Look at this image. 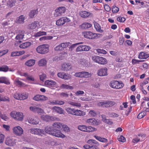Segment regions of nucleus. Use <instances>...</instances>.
Listing matches in <instances>:
<instances>
[{"instance_id": "16", "label": "nucleus", "mask_w": 149, "mask_h": 149, "mask_svg": "<svg viewBox=\"0 0 149 149\" xmlns=\"http://www.w3.org/2000/svg\"><path fill=\"white\" fill-rule=\"evenodd\" d=\"M41 118L43 120L46 121H48L50 120L54 121L55 120H58V118L55 117L49 116L46 115V114L43 115L41 116Z\"/></svg>"}, {"instance_id": "11", "label": "nucleus", "mask_w": 149, "mask_h": 149, "mask_svg": "<svg viewBox=\"0 0 149 149\" xmlns=\"http://www.w3.org/2000/svg\"><path fill=\"white\" fill-rule=\"evenodd\" d=\"M28 93H23L22 94H20L19 93H16L14 95V97L17 100H25L28 97Z\"/></svg>"}, {"instance_id": "13", "label": "nucleus", "mask_w": 149, "mask_h": 149, "mask_svg": "<svg viewBox=\"0 0 149 149\" xmlns=\"http://www.w3.org/2000/svg\"><path fill=\"white\" fill-rule=\"evenodd\" d=\"M13 132L16 136H20L23 133V130L20 126H16L13 128Z\"/></svg>"}, {"instance_id": "10", "label": "nucleus", "mask_w": 149, "mask_h": 149, "mask_svg": "<svg viewBox=\"0 0 149 149\" xmlns=\"http://www.w3.org/2000/svg\"><path fill=\"white\" fill-rule=\"evenodd\" d=\"M110 86L113 88L120 89L123 86V84L121 81L113 80L111 81Z\"/></svg>"}, {"instance_id": "60", "label": "nucleus", "mask_w": 149, "mask_h": 149, "mask_svg": "<svg viewBox=\"0 0 149 149\" xmlns=\"http://www.w3.org/2000/svg\"><path fill=\"white\" fill-rule=\"evenodd\" d=\"M117 139L119 141L122 142H124L126 141L125 138L122 135L118 136Z\"/></svg>"}, {"instance_id": "43", "label": "nucleus", "mask_w": 149, "mask_h": 149, "mask_svg": "<svg viewBox=\"0 0 149 149\" xmlns=\"http://www.w3.org/2000/svg\"><path fill=\"white\" fill-rule=\"evenodd\" d=\"M47 34V33L44 31H40L36 33L34 36L35 37H40L42 36H45Z\"/></svg>"}, {"instance_id": "61", "label": "nucleus", "mask_w": 149, "mask_h": 149, "mask_svg": "<svg viewBox=\"0 0 149 149\" xmlns=\"http://www.w3.org/2000/svg\"><path fill=\"white\" fill-rule=\"evenodd\" d=\"M146 114V113L144 111L141 112L138 115L137 117L139 119H141L145 116Z\"/></svg>"}, {"instance_id": "6", "label": "nucleus", "mask_w": 149, "mask_h": 149, "mask_svg": "<svg viewBox=\"0 0 149 149\" xmlns=\"http://www.w3.org/2000/svg\"><path fill=\"white\" fill-rule=\"evenodd\" d=\"M78 128L80 130L86 132H92L96 130V129L94 127L90 126H87L84 125H79Z\"/></svg>"}, {"instance_id": "29", "label": "nucleus", "mask_w": 149, "mask_h": 149, "mask_svg": "<svg viewBox=\"0 0 149 149\" xmlns=\"http://www.w3.org/2000/svg\"><path fill=\"white\" fill-rule=\"evenodd\" d=\"M28 122L33 125H37L39 123V120L38 119H35L32 118H29L28 119Z\"/></svg>"}, {"instance_id": "38", "label": "nucleus", "mask_w": 149, "mask_h": 149, "mask_svg": "<svg viewBox=\"0 0 149 149\" xmlns=\"http://www.w3.org/2000/svg\"><path fill=\"white\" fill-rule=\"evenodd\" d=\"M85 149H100V148L96 145H93L91 146L86 144L83 146Z\"/></svg>"}, {"instance_id": "20", "label": "nucleus", "mask_w": 149, "mask_h": 149, "mask_svg": "<svg viewBox=\"0 0 149 149\" xmlns=\"http://www.w3.org/2000/svg\"><path fill=\"white\" fill-rule=\"evenodd\" d=\"M86 123L87 124L91 125H96L99 124V122L93 118L87 119L86 120Z\"/></svg>"}, {"instance_id": "49", "label": "nucleus", "mask_w": 149, "mask_h": 149, "mask_svg": "<svg viewBox=\"0 0 149 149\" xmlns=\"http://www.w3.org/2000/svg\"><path fill=\"white\" fill-rule=\"evenodd\" d=\"M38 13L37 10H31L29 14V16L31 18H33Z\"/></svg>"}, {"instance_id": "58", "label": "nucleus", "mask_w": 149, "mask_h": 149, "mask_svg": "<svg viewBox=\"0 0 149 149\" xmlns=\"http://www.w3.org/2000/svg\"><path fill=\"white\" fill-rule=\"evenodd\" d=\"M82 77L87 78L90 76L88 72H81Z\"/></svg>"}, {"instance_id": "57", "label": "nucleus", "mask_w": 149, "mask_h": 149, "mask_svg": "<svg viewBox=\"0 0 149 149\" xmlns=\"http://www.w3.org/2000/svg\"><path fill=\"white\" fill-rule=\"evenodd\" d=\"M63 130L65 132L68 133L70 131V129L68 126L65 125L63 124V126H62Z\"/></svg>"}, {"instance_id": "24", "label": "nucleus", "mask_w": 149, "mask_h": 149, "mask_svg": "<svg viewBox=\"0 0 149 149\" xmlns=\"http://www.w3.org/2000/svg\"><path fill=\"white\" fill-rule=\"evenodd\" d=\"M33 44V42H27L20 44L19 47L22 49H25L29 47Z\"/></svg>"}, {"instance_id": "44", "label": "nucleus", "mask_w": 149, "mask_h": 149, "mask_svg": "<svg viewBox=\"0 0 149 149\" xmlns=\"http://www.w3.org/2000/svg\"><path fill=\"white\" fill-rule=\"evenodd\" d=\"M61 89H72L73 87L72 86H70L68 85L63 84L60 86Z\"/></svg>"}, {"instance_id": "27", "label": "nucleus", "mask_w": 149, "mask_h": 149, "mask_svg": "<svg viewBox=\"0 0 149 149\" xmlns=\"http://www.w3.org/2000/svg\"><path fill=\"white\" fill-rule=\"evenodd\" d=\"M19 74L21 76L26 77V79L29 81H34V78L33 76L29 75L26 73H21Z\"/></svg>"}, {"instance_id": "25", "label": "nucleus", "mask_w": 149, "mask_h": 149, "mask_svg": "<svg viewBox=\"0 0 149 149\" xmlns=\"http://www.w3.org/2000/svg\"><path fill=\"white\" fill-rule=\"evenodd\" d=\"M63 126V124L59 122L54 123L52 125V127L54 130V131L61 129Z\"/></svg>"}, {"instance_id": "19", "label": "nucleus", "mask_w": 149, "mask_h": 149, "mask_svg": "<svg viewBox=\"0 0 149 149\" xmlns=\"http://www.w3.org/2000/svg\"><path fill=\"white\" fill-rule=\"evenodd\" d=\"M16 141L15 139H13L12 137H8L6 138L5 143L8 146H13L15 144Z\"/></svg>"}, {"instance_id": "40", "label": "nucleus", "mask_w": 149, "mask_h": 149, "mask_svg": "<svg viewBox=\"0 0 149 149\" xmlns=\"http://www.w3.org/2000/svg\"><path fill=\"white\" fill-rule=\"evenodd\" d=\"M92 26V24L87 22H85L82 24L81 27L82 29H86L90 28Z\"/></svg>"}, {"instance_id": "34", "label": "nucleus", "mask_w": 149, "mask_h": 149, "mask_svg": "<svg viewBox=\"0 0 149 149\" xmlns=\"http://www.w3.org/2000/svg\"><path fill=\"white\" fill-rule=\"evenodd\" d=\"M47 63V61L45 58H43L40 60L38 62V65L39 66H44Z\"/></svg>"}, {"instance_id": "12", "label": "nucleus", "mask_w": 149, "mask_h": 149, "mask_svg": "<svg viewBox=\"0 0 149 149\" xmlns=\"http://www.w3.org/2000/svg\"><path fill=\"white\" fill-rule=\"evenodd\" d=\"M70 21V19L66 17H63L60 18L56 22V24L57 26H62L65 23Z\"/></svg>"}, {"instance_id": "9", "label": "nucleus", "mask_w": 149, "mask_h": 149, "mask_svg": "<svg viewBox=\"0 0 149 149\" xmlns=\"http://www.w3.org/2000/svg\"><path fill=\"white\" fill-rule=\"evenodd\" d=\"M66 11V8L65 7H61L55 10L54 15L55 17H58L61 16Z\"/></svg>"}, {"instance_id": "64", "label": "nucleus", "mask_w": 149, "mask_h": 149, "mask_svg": "<svg viewBox=\"0 0 149 149\" xmlns=\"http://www.w3.org/2000/svg\"><path fill=\"white\" fill-rule=\"evenodd\" d=\"M61 45L62 46L63 50L64 48H65L68 47L69 46L70 43L69 42H66L65 43H61Z\"/></svg>"}, {"instance_id": "8", "label": "nucleus", "mask_w": 149, "mask_h": 149, "mask_svg": "<svg viewBox=\"0 0 149 149\" xmlns=\"http://www.w3.org/2000/svg\"><path fill=\"white\" fill-rule=\"evenodd\" d=\"M45 85L46 86L52 89H54L58 87L56 82L52 80H46L45 82Z\"/></svg>"}, {"instance_id": "59", "label": "nucleus", "mask_w": 149, "mask_h": 149, "mask_svg": "<svg viewBox=\"0 0 149 149\" xmlns=\"http://www.w3.org/2000/svg\"><path fill=\"white\" fill-rule=\"evenodd\" d=\"M131 100L130 101V103L131 104H135L136 102L135 100V97L134 95H132L130 96Z\"/></svg>"}, {"instance_id": "2", "label": "nucleus", "mask_w": 149, "mask_h": 149, "mask_svg": "<svg viewBox=\"0 0 149 149\" xmlns=\"http://www.w3.org/2000/svg\"><path fill=\"white\" fill-rule=\"evenodd\" d=\"M82 34L85 38L89 39H97L102 36L101 34L93 33L89 31H84Z\"/></svg>"}, {"instance_id": "15", "label": "nucleus", "mask_w": 149, "mask_h": 149, "mask_svg": "<svg viewBox=\"0 0 149 149\" xmlns=\"http://www.w3.org/2000/svg\"><path fill=\"white\" fill-rule=\"evenodd\" d=\"M91 49V47L85 45H79L76 48V52H82L85 51H88Z\"/></svg>"}, {"instance_id": "54", "label": "nucleus", "mask_w": 149, "mask_h": 149, "mask_svg": "<svg viewBox=\"0 0 149 149\" xmlns=\"http://www.w3.org/2000/svg\"><path fill=\"white\" fill-rule=\"evenodd\" d=\"M119 10V8L116 6H114L112 7V10L113 13H118Z\"/></svg>"}, {"instance_id": "7", "label": "nucleus", "mask_w": 149, "mask_h": 149, "mask_svg": "<svg viewBox=\"0 0 149 149\" xmlns=\"http://www.w3.org/2000/svg\"><path fill=\"white\" fill-rule=\"evenodd\" d=\"M43 25L42 22L41 21H35L29 24L28 26V28L29 29L33 30L37 28L38 29L41 27Z\"/></svg>"}, {"instance_id": "4", "label": "nucleus", "mask_w": 149, "mask_h": 149, "mask_svg": "<svg viewBox=\"0 0 149 149\" xmlns=\"http://www.w3.org/2000/svg\"><path fill=\"white\" fill-rule=\"evenodd\" d=\"M10 116L15 120L19 121H22L24 117L23 113L15 111H12L10 113Z\"/></svg>"}, {"instance_id": "3", "label": "nucleus", "mask_w": 149, "mask_h": 149, "mask_svg": "<svg viewBox=\"0 0 149 149\" xmlns=\"http://www.w3.org/2000/svg\"><path fill=\"white\" fill-rule=\"evenodd\" d=\"M49 45L47 44L42 45L37 47L36 51L39 54H45L49 52Z\"/></svg>"}, {"instance_id": "36", "label": "nucleus", "mask_w": 149, "mask_h": 149, "mask_svg": "<svg viewBox=\"0 0 149 149\" xmlns=\"http://www.w3.org/2000/svg\"><path fill=\"white\" fill-rule=\"evenodd\" d=\"M36 61L35 60L31 59L27 61L25 63L26 66L28 67L33 66L35 64Z\"/></svg>"}, {"instance_id": "18", "label": "nucleus", "mask_w": 149, "mask_h": 149, "mask_svg": "<svg viewBox=\"0 0 149 149\" xmlns=\"http://www.w3.org/2000/svg\"><path fill=\"white\" fill-rule=\"evenodd\" d=\"M72 68V66L69 63H64L61 66V70L67 72L70 70Z\"/></svg>"}, {"instance_id": "45", "label": "nucleus", "mask_w": 149, "mask_h": 149, "mask_svg": "<svg viewBox=\"0 0 149 149\" xmlns=\"http://www.w3.org/2000/svg\"><path fill=\"white\" fill-rule=\"evenodd\" d=\"M45 134V132L43 130L39 128H37L36 135H37L39 136H42L43 135Z\"/></svg>"}, {"instance_id": "17", "label": "nucleus", "mask_w": 149, "mask_h": 149, "mask_svg": "<svg viewBox=\"0 0 149 149\" xmlns=\"http://www.w3.org/2000/svg\"><path fill=\"white\" fill-rule=\"evenodd\" d=\"M33 99L36 101H43L47 100L48 98L45 95L38 94L35 96Z\"/></svg>"}, {"instance_id": "28", "label": "nucleus", "mask_w": 149, "mask_h": 149, "mask_svg": "<svg viewBox=\"0 0 149 149\" xmlns=\"http://www.w3.org/2000/svg\"><path fill=\"white\" fill-rule=\"evenodd\" d=\"M24 31H19V33L16 35L15 39L19 40H22L24 36Z\"/></svg>"}, {"instance_id": "39", "label": "nucleus", "mask_w": 149, "mask_h": 149, "mask_svg": "<svg viewBox=\"0 0 149 149\" xmlns=\"http://www.w3.org/2000/svg\"><path fill=\"white\" fill-rule=\"evenodd\" d=\"M95 28L97 31L100 33L103 32V31L101 29V26L99 24L96 22L94 23Z\"/></svg>"}, {"instance_id": "31", "label": "nucleus", "mask_w": 149, "mask_h": 149, "mask_svg": "<svg viewBox=\"0 0 149 149\" xmlns=\"http://www.w3.org/2000/svg\"><path fill=\"white\" fill-rule=\"evenodd\" d=\"M85 113L80 110H76L75 109L74 116H84L85 115Z\"/></svg>"}, {"instance_id": "32", "label": "nucleus", "mask_w": 149, "mask_h": 149, "mask_svg": "<svg viewBox=\"0 0 149 149\" xmlns=\"http://www.w3.org/2000/svg\"><path fill=\"white\" fill-rule=\"evenodd\" d=\"M25 17L23 15H20L17 17L16 20V22L17 24H23L24 22Z\"/></svg>"}, {"instance_id": "14", "label": "nucleus", "mask_w": 149, "mask_h": 149, "mask_svg": "<svg viewBox=\"0 0 149 149\" xmlns=\"http://www.w3.org/2000/svg\"><path fill=\"white\" fill-rule=\"evenodd\" d=\"M114 104V102L111 101H105L99 102L97 104V105L100 107H108L112 106Z\"/></svg>"}, {"instance_id": "35", "label": "nucleus", "mask_w": 149, "mask_h": 149, "mask_svg": "<svg viewBox=\"0 0 149 149\" xmlns=\"http://www.w3.org/2000/svg\"><path fill=\"white\" fill-rule=\"evenodd\" d=\"M149 57V54L144 52L140 53L139 58L140 59H146Z\"/></svg>"}, {"instance_id": "63", "label": "nucleus", "mask_w": 149, "mask_h": 149, "mask_svg": "<svg viewBox=\"0 0 149 149\" xmlns=\"http://www.w3.org/2000/svg\"><path fill=\"white\" fill-rule=\"evenodd\" d=\"M79 63L81 64V66H86L87 61L85 60L81 59L79 61Z\"/></svg>"}, {"instance_id": "56", "label": "nucleus", "mask_w": 149, "mask_h": 149, "mask_svg": "<svg viewBox=\"0 0 149 149\" xmlns=\"http://www.w3.org/2000/svg\"><path fill=\"white\" fill-rule=\"evenodd\" d=\"M137 136L139 141H142L144 140L146 137V135L144 134H139Z\"/></svg>"}, {"instance_id": "52", "label": "nucleus", "mask_w": 149, "mask_h": 149, "mask_svg": "<svg viewBox=\"0 0 149 149\" xmlns=\"http://www.w3.org/2000/svg\"><path fill=\"white\" fill-rule=\"evenodd\" d=\"M72 78V76L68 73H64L63 79L65 80H69Z\"/></svg>"}, {"instance_id": "41", "label": "nucleus", "mask_w": 149, "mask_h": 149, "mask_svg": "<svg viewBox=\"0 0 149 149\" xmlns=\"http://www.w3.org/2000/svg\"><path fill=\"white\" fill-rule=\"evenodd\" d=\"M95 139L103 143H107L108 141L107 139L99 136H94Z\"/></svg>"}, {"instance_id": "50", "label": "nucleus", "mask_w": 149, "mask_h": 149, "mask_svg": "<svg viewBox=\"0 0 149 149\" xmlns=\"http://www.w3.org/2000/svg\"><path fill=\"white\" fill-rule=\"evenodd\" d=\"M99 54H106L107 53L106 51L103 49H98L95 50Z\"/></svg>"}, {"instance_id": "30", "label": "nucleus", "mask_w": 149, "mask_h": 149, "mask_svg": "<svg viewBox=\"0 0 149 149\" xmlns=\"http://www.w3.org/2000/svg\"><path fill=\"white\" fill-rule=\"evenodd\" d=\"M79 15L82 18H86L90 15V13L86 11H81L79 13Z\"/></svg>"}, {"instance_id": "46", "label": "nucleus", "mask_w": 149, "mask_h": 149, "mask_svg": "<svg viewBox=\"0 0 149 149\" xmlns=\"http://www.w3.org/2000/svg\"><path fill=\"white\" fill-rule=\"evenodd\" d=\"M53 38V37L51 36H44L40 38H39V40L40 41H43L45 40H50Z\"/></svg>"}, {"instance_id": "26", "label": "nucleus", "mask_w": 149, "mask_h": 149, "mask_svg": "<svg viewBox=\"0 0 149 149\" xmlns=\"http://www.w3.org/2000/svg\"><path fill=\"white\" fill-rule=\"evenodd\" d=\"M64 102L63 101H58L55 100L49 101L48 102V104L52 105H62L64 104Z\"/></svg>"}, {"instance_id": "55", "label": "nucleus", "mask_w": 149, "mask_h": 149, "mask_svg": "<svg viewBox=\"0 0 149 149\" xmlns=\"http://www.w3.org/2000/svg\"><path fill=\"white\" fill-rule=\"evenodd\" d=\"M82 43L83 42H81L73 44L69 47V49H70L71 51H72L74 48L76 47L77 45H79L81 44H82Z\"/></svg>"}, {"instance_id": "53", "label": "nucleus", "mask_w": 149, "mask_h": 149, "mask_svg": "<svg viewBox=\"0 0 149 149\" xmlns=\"http://www.w3.org/2000/svg\"><path fill=\"white\" fill-rule=\"evenodd\" d=\"M9 101V98L8 97H3L0 94V102Z\"/></svg>"}, {"instance_id": "1", "label": "nucleus", "mask_w": 149, "mask_h": 149, "mask_svg": "<svg viewBox=\"0 0 149 149\" xmlns=\"http://www.w3.org/2000/svg\"><path fill=\"white\" fill-rule=\"evenodd\" d=\"M45 134L46 133L49 134L59 138H63L65 137V136L62 134L60 130H56L53 128L52 126H49L46 127L44 131Z\"/></svg>"}, {"instance_id": "47", "label": "nucleus", "mask_w": 149, "mask_h": 149, "mask_svg": "<svg viewBox=\"0 0 149 149\" xmlns=\"http://www.w3.org/2000/svg\"><path fill=\"white\" fill-rule=\"evenodd\" d=\"M16 2V0H9L7 3V5L12 7L15 5V3Z\"/></svg>"}, {"instance_id": "48", "label": "nucleus", "mask_w": 149, "mask_h": 149, "mask_svg": "<svg viewBox=\"0 0 149 149\" xmlns=\"http://www.w3.org/2000/svg\"><path fill=\"white\" fill-rule=\"evenodd\" d=\"M65 110L68 114L73 115L75 110L74 109H72L70 107H67L65 108Z\"/></svg>"}, {"instance_id": "22", "label": "nucleus", "mask_w": 149, "mask_h": 149, "mask_svg": "<svg viewBox=\"0 0 149 149\" xmlns=\"http://www.w3.org/2000/svg\"><path fill=\"white\" fill-rule=\"evenodd\" d=\"M107 69L104 68L99 69L97 72V74L100 76H106L108 75Z\"/></svg>"}, {"instance_id": "21", "label": "nucleus", "mask_w": 149, "mask_h": 149, "mask_svg": "<svg viewBox=\"0 0 149 149\" xmlns=\"http://www.w3.org/2000/svg\"><path fill=\"white\" fill-rule=\"evenodd\" d=\"M29 109L30 111L38 114H42L44 112V111L41 108L36 106L30 107Z\"/></svg>"}, {"instance_id": "33", "label": "nucleus", "mask_w": 149, "mask_h": 149, "mask_svg": "<svg viewBox=\"0 0 149 149\" xmlns=\"http://www.w3.org/2000/svg\"><path fill=\"white\" fill-rule=\"evenodd\" d=\"M24 51L13 52H12L11 56H19L24 54Z\"/></svg>"}, {"instance_id": "51", "label": "nucleus", "mask_w": 149, "mask_h": 149, "mask_svg": "<svg viewBox=\"0 0 149 149\" xmlns=\"http://www.w3.org/2000/svg\"><path fill=\"white\" fill-rule=\"evenodd\" d=\"M69 104L71 105L75 106L77 107H80L81 106L80 103L70 101L69 102Z\"/></svg>"}, {"instance_id": "42", "label": "nucleus", "mask_w": 149, "mask_h": 149, "mask_svg": "<svg viewBox=\"0 0 149 149\" xmlns=\"http://www.w3.org/2000/svg\"><path fill=\"white\" fill-rule=\"evenodd\" d=\"M20 79L21 80L24 81L23 79H22L19 78H17L16 79L14 82L15 83L17 84V85H19L22 86H25V85L22 82V81H19V79Z\"/></svg>"}, {"instance_id": "5", "label": "nucleus", "mask_w": 149, "mask_h": 149, "mask_svg": "<svg viewBox=\"0 0 149 149\" xmlns=\"http://www.w3.org/2000/svg\"><path fill=\"white\" fill-rule=\"evenodd\" d=\"M92 59L95 62L102 65H105L107 63V59L101 56H94L92 57Z\"/></svg>"}, {"instance_id": "37", "label": "nucleus", "mask_w": 149, "mask_h": 149, "mask_svg": "<svg viewBox=\"0 0 149 149\" xmlns=\"http://www.w3.org/2000/svg\"><path fill=\"white\" fill-rule=\"evenodd\" d=\"M0 83H4L8 85L10 84L9 79L7 78L4 77H0Z\"/></svg>"}, {"instance_id": "62", "label": "nucleus", "mask_w": 149, "mask_h": 149, "mask_svg": "<svg viewBox=\"0 0 149 149\" xmlns=\"http://www.w3.org/2000/svg\"><path fill=\"white\" fill-rule=\"evenodd\" d=\"M54 50L56 51H62L63 50V49L62 48V46L61 45V44H60L56 46L54 48Z\"/></svg>"}, {"instance_id": "23", "label": "nucleus", "mask_w": 149, "mask_h": 149, "mask_svg": "<svg viewBox=\"0 0 149 149\" xmlns=\"http://www.w3.org/2000/svg\"><path fill=\"white\" fill-rule=\"evenodd\" d=\"M51 109L53 112H56L60 114H63L64 112V111L62 108L54 106L52 107Z\"/></svg>"}]
</instances>
